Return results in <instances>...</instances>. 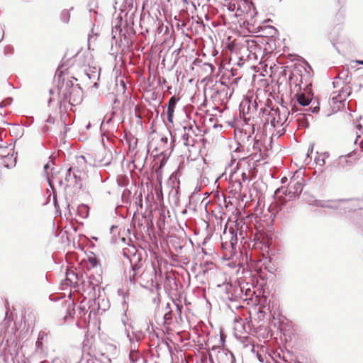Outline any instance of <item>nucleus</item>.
Masks as SVG:
<instances>
[{
	"label": "nucleus",
	"mask_w": 363,
	"mask_h": 363,
	"mask_svg": "<svg viewBox=\"0 0 363 363\" xmlns=\"http://www.w3.org/2000/svg\"><path fill=\"white\" fill-rule=\"evenodd\" d=\"M262 110H266V112L264 113V116L261 115L260 121L263 122L264 124L267 123H265V119L269 120L272 118H277V112L279 111V108H269V106L264 107Z\"/></svg>",
	"instance_id": "obj_14"
},
{
	"label": "nucleus",
	"mask_w": 363,
	"mask_h": 363,
	"mask_svg": "<svg viewBox=\"0 0 363 363\" xmlns=\"http://www.w3.org/2000/svg\"><path fill=\"white\" fill-rule=\"evenodd\" d=\"M286 111H284L283 113H281V111L279 109L277 112V118H272V119H265V123H270L272 126L276 127L277 125H282L286 121Z\"/></svg>",
	"instance_id": "obj_12"
},
{
	"label": "nucleus",
	"mask_w": 363,
	"mask_h": 363,
	"mask_svg": "<svg viewBox=\"0 0 363 363\" xmlns=\"http://www.w3.org/2000/svg\"><path fill=\"white\" fill-rule=\"evenodd\" d=\"M93 77H97V78H99V74H93Z\"/></svg>",
	"instance_id": "obj_50"
},
{
	"label": "nucleus",
	"mask_w": 363,
	"mask_h": 363,
	"mask_svg": "<svg viewBox=\"0 0 363 363\" xmlns=\"http://www.w3.org/2000/svg\"><path fill=\"white\" fill-rule=\"evenodd\" d=\"M131 269H135V271H142L143 264L140 256L133 255V257L130 259Z\"/></svg>",
	"instance_id": "obj_17"
},
{
	"label": "nucleus",
	"mask_w": 363,
	"mask_h": 363,
	"mask_svg": "<svg viewBox=\"0 0 363 363\" xmlns=\"http://www.w3.org/2000/svg\"><path fill=\"white\" fill-rule=\"evenodd\" d=\"M178 101H179V99L174 96H172L169 100V102L167 104V120L169 123H173L174 112V109H175V107H176V105H177Z\"/></svg>",
	"instance_id": "obj_11"
},
{
	"label": "nucleus",
	"mask_w": 363,
	"mask_h": 363,
	"mask_svg": "<svg viewBox=\"0 0 363 363\" xmlns=\"http://www.w3.org/2000/svg\"><path fill=\"white\" fill-rule=\"evenodd\" d=\"M177 312L179 313V315H181L182 313V306H180V305H178L177 304Z\"/></svg>",
	"instance_id": "obj_37"
},
{
	"label": "nucleus",
	"mask_w": 363,
	"mask_h": 363,
	"mask_svg": "<svg viewBox=\"0 0 363 363\" xmlns=\"http://www.w3.org/2000/svg\"><path fill=\"white\" fill-rule=\"evenodd\" d=\"M79 308H80L81 311H84V308L79 307Z\"/></svg>",
	"instance_id": "obj_58"
},
{
	"label": "nucleus",
	"mask_w": 363,
	"mask_h": 363,
	"mask_svg": "<svg viewBox=\"0 0 363 363\" xmlns=\"http://www.w3.org/2000/svg\"><path fill=\"white\" fill-rule=\"evenodd\" d=\"M77 213L81 218H86L89 216V207L86 204L79 205L77 207Z\"/></svg>",
	"instance_id": "obj_19"
},
{
	"label": "nucleus",
	"mask_w": 363,
	"mask_h": 363,
	"mask_svg": "<svg viewBox=\"0 0 363 363\" xmlns=\"http://www.w3.org/2000/svg\"><path fill=\"white\" fill-rule=\"evenodd\" d=\"M76 352L80 357V360L79 362H77L76 363H85V362L82 358V351L79 348L77 349Z\"/></svg>",
	"instance_id": "obj_32"
},
{
	"label": "nucleus",
	"mask_w": 363,
	"mask_h": 363,
	"mask_svg": "<svg viewBox=\"0 0 363 363\" xmlns=\"http://www.w3.org/2000/svg\"><path fill=\"white\" fill-rule=\"evenodd\" d=\"M101 280L102 277L100 274H98L97 277L89 275L78 284V290L82 291L84 299L89 298L94 302V304H96V298L100 296L99 284Z\"/></svg>",
	"instance_id": "obj_3"
},
{
	"label": "nucleus",
	"mask_w": 363,
	"mask_h": 363,
	"mask_svg": "<svg viewBox=\"0 0 363 363\" xmlns=\"http://www.w3.org/2000/svg\"><path fill=\"white\" fill-rule=\"evenodd\" d=\"M167 308H169V303H167Z\"/></svg>",
	"instance_id": "obj_61"
},
{
	"label": "nucleus",
	"mask_w": 363,
	"mask_h": 363,
	"mask_svg": "<svg viewBox=\"0 0 363 363\" xmlns=\"http://www.w3.org/2000/svg\"><path fill=\"white\" fill-rule=\"evenodd\" d=\"M250 291H250V289L246 290V291H245V296H249V293H250Z\"/></svg>",
	"instance_id": "obj_40"
},
{
	"label": "nucleus",
	"mask_w": 363,
	"mask_h": 363,
	"mask_svg": "<svg viewBox=\"0 0 363 363\" xmlns=\"http://www.w3.org/2000/svg\"><path fill=\"white\" fill-rule=\"evenodd\" d=\"M357 62L359 65H363V60H357Z\"/></svg>",
	"instance_id": "obj_41"
},
{
	"label": "nucleus",
	"mask_w": 363,
	"mask_h": 363,
	"mask_svg": "<svg viewBox=\"0 0 363 363\" xmlns=\"http://www.w3.org/2000/svg\"><path fill=\"white\" fill-rule=\"evenodd\" d=\"M242 178L243 182L248 180V177L245 172L242 173Z\"/></svg>",
	"instance_id": "obj_36"
},
{
	"label": "nucleus",
	"mask_w": 363,
	"mask_h": 363,
	"mask_svg": "<svg viewBox=\"0 0 363 363\" xmlns=\"http://www.w3.org/2000/svg\"><path fill=\"white\" fill-rule=\"evenodd\" d=\"M303 181L304 180L303 177H292L290 182L289 191L287 192V191L285 190L283 191V194L286 196L289 195L290 197L300 194L303 191Z\"/></svg>",
	"instance_id": "obj_5"
},
{
	"label": "nucleus",
	"mask_w": 363,
	"mask_h": 363,
	"mask_svg": "<svg viewBox=\"0 0 363 363\" xmlns=\"http://www.w3.org/2000/svg\"><path fill=\"white\" fill-rule=\"evenodd\" d=\"M230 363H236L235 355L233 352H230Z\"/></svg>",
	"instance_id": "obj_33"
},
{
	"label": "nucleus",
	"mask_w": 363,
	"mask_h": 363,
	"mask_svg": "<svg viewBox=\"0 0 363 363\" xmlns=\"http://www.w3.org/2000/svg\"><path fill=\"white\" fill-rule=\"evenodd\" d=\"M2 38H3V35H1L0 36V41L1 40Z\"/></svg>",
	"instance_id": "obj_62"
},
{
	"label": "nucleus",
	"mask_w": 363,
	"mask_h": 363,
	"mask_svg": "<svg viewBox=\"0 0 363 363\" xmlns=\"http://www.w3.org/2000/svg\"><path fill=\"white\" fill-rule=\"evenodd\" d=\"M281 191V189H277L275 191V194H277L278 192Z\"/></svg>",
	"instance_id": "obj_47"
},
{
	"label": "nucleus",
	"mask_w": 363,
	"mask_h": 363,
	"mask_svg": "<svg viewBox=\"0 0 363 363\" xmlns=\"http://www.w3.org/2000/svg\"><path fill=\"white\" fill-rule=\"evenodd\" d=\"M4 166L6 167H9V165L7 164H5Z\"/></svg>",
	"instance_id": "obj_59"
},
{
	"label": "nucleus",
	"mask_w": 363,
	"mask_h": 363,
	"mask_svg": "<svg viewBox=\"0 0 363 363\" xmlns=\"http://www.w3.org/2000/svg\"><path fill=\"white\" fill-rule=\"evenodd\" d=\"M179 194V191L177 189H172L170 192V196L174 199L175 203H178V197L177 195Z\"/></svg>",
	"instance_id": "obj_28"
},
{
	"label": "nucleus",
	"mask_w": 363,
	"mask_h": 363,
	"mask_svg": "<svg viewBox=\"0 0 363 363\" xmlns=\"http://www.w3.org/2000/svg\"><path fill=\"white\" fill-rule=\"evenodd\" d=\"M67 284H77L78 286L79 281L78 276L76 273H74L73 271L68 270L66 273V279H65Z\"/></svg>",
	"instance_id": "obj_16"
},
{
	"label": "nucleus",
	"mask_w": 363,
	"mask_h": 363,
	"mask_svg": "<svg viewBox=\"0 0 363 363\" xmlns=\"http://www.w3.org/2000/svg\"><path fill=\"white\" fill-rule=\"evenodd\" d=\"M360 137V135H357V138L354 140V143H357L358 138Z\"/></svg>",
	"instance_id": "obj_48"
},
{
	"label": "nucleus",
	"mask_w": 363,
	"mask_h": 363,
	"mask_svg": "<svg viewBox=\"0 0 363 363\" xmlns=\"http://www.w3.org/2000/svg\"><path fill=\"white\" fill-rule=\"evenodd\" d=\"M94 305H97L98 311L101 310L102 311H106L108 308V301L103 298L101 300V303H100L99 297L96 298V302Z\"/></svg>",
	"instance_id": "obj_21"
},
{
	"label": "nucleus",
	"mask_w": 363,
	"mask_h": 363,
	"mask_svg": "<svg viewBox=\"0 0 363 363\" xmlns=\"http://www.w3.org/2000/svg\"><path fill=\"white\" fill-rule=\"evenodd\" d=\"M57 105L62 107V104L67 102L72 106L79 104L83 98V91L78 84H74L72 80H63L58 89Z\"/></svg>",
	"instance_id": "obj_1"
},
{
	"label": "nucleus",
	"mask_w": 363,
	"mask_h": 363,
	"mask_svg": "<svg viewBox=\"0 0 363 363\" xmlns=\"http://www.w3.org/2000/svg\"><path fill=\"white\" fill-rule=\"evenodd\" d=\"M47 128H48L46 126L43 127V130H47Z\"/></svg>",
	"instance_id": "obj_60"
},
{
	"label": "nucleus",
	"mask_w": 363,
	"mask_h": 363,
	"mask_svg": "<svg viewBox=\"0 0 363 363\" xmlns=\"http://www.w3.org/2000/svg\"><path fill=\"white\" fill-rule=\"evenodd\" d=\"M362 125H361V124H358V125H357V128L359 130H360V129L362 128Z\"/></svg>",
	"instance_id": "obj_43"
},
{
	"label": "nucleus",
	"mask_w": 363,
	"mask_h": 363,
	"mask_svg": "<svg viewBox=\"0 0 363 363\" xmlns=\"http://www.w3.org/2000/svg\"><path fill=\"white\" fill-rule=\"evenodd\" d=\"M88 309L89 310V315H91V313H93L94 314H95V313H96L95 308L93 307V306H92V305H90V306H89V308H88Z\"/></svg>",
	"instance_id": "obj_34"
},
{
	"label": "nucleus",
	"mask_w": 363,
	"mask_h": 363,
	"mask_svg": "<svg viewBox=\"0 0 363 363\" xmlns=\"http://www.w3.org/2000/svg\"><path fill=\"white\" fill-rule=\"evenodd\" d=\"M87 77L90 79L91 78V76L89 74H86Z\"/></svg>",
	"instance_id": "obj_57"
},
{
	"label": "nucleus",
	"mask_w": 363,
	"mask_h": 363,
	"mask_svg": "<svg viewBox=\"0 0 363 363\" xmlns=\"http://www.w3.org/2000/svg\"><path fill=\"white\" fill-rule=\"evenodd\" d=\"M177 131L181 134V137L184 145L194 146V138L193 135L194 133L193 130L192 125L183 126L182 128L178 129Z\"/></svg>",
	"instance_id": "obj_6"
},
{
	"label": "nucleus",
	"mask_w": 363,
	"mask_h": 363,
	"mask_svg": "<svg viewBox=\"0 0 363 363\" xmlns=\"http://www.w3.org/2000/svg\"><path fill=\"white\" fill-rule=\"evenodd\" d=\"M323 155H324L325 157H329V153H328V152H324V153H323Z\"/></svg>",
	"instance_id": "obj_42"
},
{
	"label": "nucleus",
	"mask_w": 363,
	"mask_h": 363,
	"mask_svg": "<svg viewBox=\"0 0 363 363\" xmlns=\"http://www.w3.org/2000/svg\"><path fill=\"white\" fill-rule=\"evenodd\" d=\"M183 263H184V264H188V263H189V260H188V259H187V258L184 259Z\"/></svg>",
	"instance_id": "obj_39"
},
{
	"label": "nucleus",
	"mask_w": 363,
	"mask_h": 363,
	"mask_svg": "<svg viewBox=\"0 0 363 363\" xmlns=\"http://www.w3.org/2000/svg\"><path fill=\"white\" fill-rule=\"evenodd\" d=\"M104 123H105V122H104V121L101 123V128L103 126V125L104 124Z\"/></svg>",
	"instance_id": "obj_54"
},
{
	"label": "nucleus",
	"mask_w": 363,
	"mask_h": 363,
	"mask_svg": "<svg viewBox=\"0 0 363 363\" xmlns=\"http://www.w3.org/2000/svg\"><path fill=\"white\" fill-rule=\"evenodd\" d=\"M162 140L164 141L165 143H167V138H162Z\"/></svg>",
	"instance_id": "obj_44"
},
{
	"label": "nucleus",
	"mask_w": 363,
	"mask_h": 363,
	"mask_svg": "<svg viewBox=\"0 0 363 363\" xmlns=\"http://www.w3.org/2000/svg\"><path fill=\"white\" fill-rule=\"evenodd\" d=\"M257 96L254 99L253 96H246L242 100L240 104V112L242 114L243 120L245 123L249 124L252 122V125L260 121L261 115L264 116L266 110H262V107L259 108V103L257 101Z\"/></svg>",
	"instance_id": "obj_2"
},
{
	"label": "nucleus",
	"mask_w": 363,
	"mask_h": 363,
	"mask_svg": "<svg viewBox=\"0 0 363 363\" xmlns=\"http://www.w3.org/2000/svg\"><path fill=\"white\" fill-rule=\"evenodd\" d=\"M15 164H16V159L13 160L12 166H15Z\"/></svg>",
	"instance_id": "obj_49"
},
{
	"label": "nucleus",
	"mask_w": 363,
	"mask_h": 363,
	"mask_svg": "<svg viewBox=\"0 0 363 363\" xmlns=\"http://www.w3.org/2000/svg\"><path fill=\"white\" fill-rule=\"evenodd\" d=\"M47 122L49 123H55V118L50 116L47 119Z\"/></svg>",
	"instance_id": "obj_35"
},
{
	"label": "nucleus",
	"mask_w": 363,
	"mask_h": 363,
	"mask_svg": "<svg viewBox=\"0 0 363 363\" xmlns=\"http://www.w3.org/2000/svg\"><path fill=\"white\" fill-rule=\"evenodd\" d=\"M51 162H48L45 166H44V169H45V172H46L47 174V176H48V183H49V185L50 186L52 189V179H54L53 178V175L52 174V179L49 177V173L48 172V168H50V163Z\"/></svg>",
	"instance_id": "obj_24"
},
{
	"label": "nucleus",
	"mask_w": 363,
	"mask_h": 363,
	"mask_svg": "<svg viewBox=\"0 0 363 363\" xmlns=\"http://www.w3.org/2000/svg\"><path fill=\"white\" fill-rule=\"evenodd\" d=\"M362 155L357 152H352L348 155L340 156L339 157L338 166L340 169H345L348 166H352V162L348 158L354 157V160L362 157Z\"/></svg>",
	"instance_id": "obj_9"
},
{
	"label": "nucleus",
	"mask_w": 363,
	"mask_h": 363,
	"mask_svg": "<svg viewBox=\"0 0 363 363\" xmlns=\"http://www.w3.org/2000/svg\"><path fill=\"white\" fill-rule=\"evenodd\" d=\"M296 96L298 104L301 106H306L311 102V99L309 97H307L303 93L297 94Z\"/></svg>",
	"instance_id": "obj_18"
},
{
	"label": "nucleus",
	"mask_w": 363,
	"mask_h": 363,
	"mask_svg": "<svg viewBox=\"0 0 363 363\" xmlns=\"http://www.w3.org/2000/svg\"><path fill=\"white\" fill-rule=\"evenodd\" d=\"M111 120H112V118H108V119L106 121V123H110V121H111Z\"/></svg>",
	"instance_id": "obj_46"
},
{
	"label": "nucleus",
	"mask_w": 363,
	"mask_h": 363,
	"mask_svg": "<svg viewBox=\"0 0 363 363\" xmlns=\"http://www.w3.org/2000/svg\"><path fill=\"white\" fill-rule=\"evenodd\" d=\"M285 180H286V178H283V179H281V182H282V183H284V182H285Z\"/></svg>",
	"instance_id": "obj_51"
},
{
	"label": "nucleus",
	"mask_w": 363,
	"mask_h": 363,
	"mask_svg": "<svg viewBox=\"0 0 363 363\" xmlns=\"http://www.w3.org/2000/svg\"><path fill=\"white\" fill-rule=\"evenodd\" d=\"M164 325H169L172 320V313L171 311H167L163 316Z\"/></svg>",
	"instance_id": "obj_23"
},
{
	"label": "nucleus",
	"mask_w": 363,
	"mask_h": 363,
	"mask_svg": "<svg viewBox=\"0 0 363 363\" xmlns=\"http://www.w3.org/2000/svg\"><path fill=\"white\" fill-rule=\"evenodd\" d=\"M346 201V199L326 200V208L339 209L341 207V204L345 203Z\"/></svg>",
	"instance_id": "obj_15"
},
{
	"label": "nucleus",
	"mask_w": 363,
	"mask_h": 363,
	"mask_svg": "<svg viewBox=\"0 0 363 363\" xmlns=\"http://www.w3.org/2000/svg\"><path fill=\"white\" fill-rule=\"evenodd\" d=\"M53 100H54V98L53 97H50L49 101H48V104L50 105Z\"/></svg>",
	"instance_id": "obj_38"
},
{
	"label": "nucleus",
	"mask_w": 363,
	"mask_h": 363,
	"mask_svg": "<svg viewBox=\"0 0 363 363\" xmlns=\"http://www.w3.org/2000/svg\"><path fill=\"white\" fill-rule=\"evenodd\" d=\"M315 163L319 165V166H323L325 165V158H320V157H316L315 159Z\"/></svg>",
	"instance_id": "obj_29"
},
{
	"label": "nucleus",
	"mask_w": 363,
	"mask_h": 363,
	"mask_svg": "<svg viewBox=\"0 0 363 363\" xmlns=\"http://www.w3.org/2000/svg\"><path fill=\"white\" fill-rule=\"evenodd\" d=\"M89 267H91L92 269L96 268L99 264L97 259L96 257H89Z\"/></svg>",
	"instance_id": "obj_26"
},
{
	"label": "nucleus",
	"mask_w": 363,
	"mask_h": 363,
	"mask_svg": "<svg viewBox=\"0 0 363 363\" xmlns=\"http://www.w3.org/2000/svg\"><path fill=\"white\" fill-rule=\"evenodd\" d=\"M125 334L129 340V348H133V350H135L139 347L140 342L144 337V333L141 330H133L130 333L125 330Z\"/></svg>",
	"instance_id": "obj_8"
},
{
	"label": "nucleus",
	"mask_w": 363,
	"mask_h": 363,
	"mask_svg": "<svg viewBox=\"0 0 363 363\" xmlns=\"http://www.w3.org/2000/svg\"><path fill=\"white\" fill-rule=\"evenodd\" d=\"M70 18V13L68 10H63L60 13V19L62 22L67 23Z\"/></svg>",
	"instance_id": "obj_22"
},
{
	"label": "nucleus",
	"mask_w": 363,
	"mask_h": 363,
	"mask_svg": "<svg viewBox=\"0 0 363 363\" xmlns=\"http://www.w3.org/2000/svg\"><path fill=\"white\" fill-rule=\"evenodd\" d=\"M163 83H165L166 82V80L164 79H163V81H162Z\"/></svg>",
	"instance_id": "obj_64"
},
{
	"label": "nucleus",
	"mask_w": 363,
	"mask_h": 363,
	"mask_svg": "<svg viewBox=\"0 0 363 363\" xmlns=\"http://www.w3.org/2000/svg\"><path fill=\"white\" fill-rule=\"evenodd\" d=\"M65 181L66 187L73 186L77 189H81L82 186L79 176L71 167L67 169Z\"/></svg>",
	"instance_id": "obj_7"
},
{
	"label": "nucleus",
	"mask_w": 363,
	"mask_h": 363,
	"mask_svg": "<svg viewBox=\"0 0 363 363\" xmlns=\"http://www.w3.org/2000/svg\"><path fill=\"white\" fill-rule=\"evenodd\" d=\"M360 147H361L362 150H363V145L362 143H360Z\"/></svg>",
	"instance_id": "obj_55"
},
{
	"label": "nucleus",
	"mask_w": 363,
	"mask_h": 363,
	"mask_svg": "<svg viewBox=\"0 0 363 363\" xmlns=\"http://www.w3.org/2000/svg\"><path fill=\"white\" fill-rule=\"evenodd\" d=\"M319 109H320L319 106H315L314 107L310 106L308 108V109H307L306 111H310L312 113H317L319 111Z\"/></svg>",
	"instance_id": "obj_31"
},
{
	"label": "nucleus",
	"mask_w": 363,
	"mask_h": 363,
	"mask_svg": "<svg viewBox=\"0 0 363 363\" xmlns=\"http://www.w3.org/2000/svg\"><path fill=\"white\" fill-rule=\"evenodd\" d=\"M312 205L314 206L326 208V200H315Z\"/></svg>",
	"instance_id": "obj_25"
},
{
	"label": "nucleus",
	"mask_w": 363,
	"mask_h": 363,
	"mask_svg": "<svg viewBox=\"0 0 363 363\" xmlns=\"http://www.w3.org/2000/svg\"><path fill=\"white\" fill-rule=\"evenodd\" d=\"M144 274V272L140 271H135V269H131L129 272V281L131 284H135V282H138V284L145 286L144 284L141 281V277Z\"/></svg>",
	"instance_id": "obj_13"
},
{
	"label": "nucleus",
	"mask_w": 363,
	"mask_h": 363,
	"mask_svg": "<svg viewBox=\"0 0 363 363\" xmlns=\"http://www.w3.org/2000/svg\"><path fill=\"white\" fill-rule=\"evenodd\" d=\"M40 344V342L39 341H37L36 345H38Z\"/></svg>",
	"instance_id": "obj_56"
},
{
	"label": "nucleus",
	"mask_w": 363,
	"mask_h": 363,
	"mask_svg": "<svg viewBox=\"0 0 363 363\" xmlns=\"http://www.w3.org/2000/svg\"><path fill=\"white\" fill-rule=\"evenodd\" d=\"M59 183H60V184H62V180H60V181L59 182Z\"/></svg>",
	"instance_id": "obj_63"
},
{
	"label": "nucleus",
	"mask_w": 363,
	"mask_h": 363,
	"mask_svg": "<svg viewBox=\"0 0 363 363\" xmlns=\"http://www.w3.org/2000/svg\"><path fill=\"white\" fill-rule=\"evenodd\" d=\"M350 94V88L345 86L339 91H334L331 95V100L334 104L341 103L346 100Z\"/></svg>",
	"instance_id": "obj_10"
},
{
	"label": "nucleus",
	"mask_w": 363,
	"mask_h": 363,
	"mask_svg": "<svg viewBox=\"0 0 363 363\" xmlns=\"http://www.w3.org/2000/svg\"><path fill=\"white\" fill-rule=\"evenodd\" d=\"M94 86L97 87L98 86V83L97 82H95L94 84Z\"/></svg>",
	"instance_id": "obj_53"
},
{
	"label": "nucleus",
	"mask_w": 363,
	"mask_h": 363,
	"mask_svg": "<svg viewBox=\"0 0 363 363\" xmlns=\"http://www.w3.org/2000/svg\"><path fill=\"white\" fill-rule=\"evenodd\" d=\"M54 92H55V91H54L52 89H50V94L51 95L54 94Z\"/></svg>",
	"instance_id": "obj_45"
},
{
	"label": "nucleus",
	"mask_w": 363,
	"mask_h": 363,
	"mask_svg": "<svg viewBox=\"0 0 363 363\" xmlns=\"http://www.w3.org/2000/svg\"><path fill=\"white\" fill-rule=\"evenodd\" d=\"M184 4H188V0H182Z\"/></svg>",
	"instance_id": "obj_52"
},
{
	"label": "nucleus",
	"mask_w": 363,
	"mask_h": 363,
	"mask_svg": "<svg viewBox=\"0 0 363 363\" xmlns=\"http://www.w3.org/2000/svg\"><path fill=\"white\" fill-rule=\"evenodd\" d=\"M240 79V77H236V78L233 79V81L230 82V84L229 86H230V88L233 87L235 89V86H236L238 84V82Z\"/></svg>",
	"instance_id": "obj_30"
},
{
	"label": "nucleus",
	"mask_w": 363,
	"mask_h": 363,
	"mask_svg": "<svg viewBox=\"0 0 363 363\" xmlns=\"http://www.w3.org/2000/svg\"><path fill=\"white\" fill-rule=\"evenodd\" d=\"M129 349H130L129 359L132 363H135L141 357V355L139 352V347L136 348L135 350H133V348H129Z\"/></svg>",
	"instance_id": "obj_20"
},
{
	"label": "nucleus",
	"mask_w": 363,
	"mask_h": 363,
	"mask_svg": "<svg viewBox=\"0 0 363 363\" xmlns=\"http://www.w3.org/2000/svg\"><path fill=\"white\" fill-rule=\"evenodd\" d=\"M259 141L258 140L254 139L253 140V145H252V149L257 152H261V147L259 146Z\"/></svg>",
	"instance_id": "obj_27"
},
{
	"label": "nucleus",
	"mask_w": 363,
	"mask_h": 363,
	"mask_svg": "<svg viewBox=\"0 0 363 363\" xmlns=\"http://www.w3.org/2000/svg\"><path fill=\"white\" fill-rule=\"evenodd\" d=\"M212 98L214 101L221 104H225L234 92V88H230L225 82H221L220 85H216L213 89Z\"/></svg>",
	"instance_id": "obj_4"
}]
</instances>
